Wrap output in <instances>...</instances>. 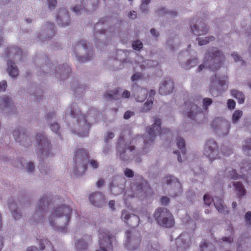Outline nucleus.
<instances>
[{"instance_id":"obj_1","label":"nucleus","mask_w":251,"mask_h":251,"mask_svg":"<svg viewBox=\"0 0 251 251\" xmlns=\"http://www.w3.org/2000/svg\"><path fill=\"white\" fill-rule=\"evenodd\" d=\"M72 211V208L68 205L63 204L57 206L49 218L50 225L55 227L53 221L56 220L57 223L60 225L62 224L67 226L69 224Z\"/></svg>"},{"instance_id":"obj_2","label":"nucleus","mask_w":251,"mask_h":251,"mask_svg":"<svg viewBox=\"0 0 251 251\" xmlns=\"http://www.w3.org/2000/svg\"><path fill=\"white\" fill-rule=\"evenodd\" d=\"M223 53L217 48H212L205 56V67L215 71L219 69L225 61Z\"/></svg>"},{"instance_id":"obj_3","label":"nucleus","mask_w":251,"mask_h":251,"mask_svg":"<svg viewBox=\"0 0 251 251\" xmlns=\"http://www.w3.org/2000/svg\"><path fill=\"white\" fill-rule=\"evenodd\" d=\"M89 158V152L84 149H77L74 152V173L76 176L83 174L87 169V162Z\"/></svg>"},{"instance_id":"obj_4","label":"nucleus","mask_w":251,"mask_h":251,"mask_svg":"<svg viewBox=\"0 0 251 251\" xmlns=\"http://www.w3.org/2000/svg\"><path fill=\"white\" fill-rule=\"evenodd\" d=\"M154 217L157 223L161 226L170 228L175 224L172 214L166 208H157L154 213Z\"/></svg>"},{"instance_id":"obj_5","label":"nucleus","mask_w":251,"mask_h":251,"mask_svg":"<svg viewBox=\"0 0 251 251\" xmlns=\"http://www.w3.org/2000/svg\"><path fill=\"white\" fill-rule=\"evenodd\" d=\"M161 121L160 119L155 118L154 119V123L151 126L147 128V132L148 133L149 139V140L145 139L144 140L145 145L152 142L154 137L156 136L161 135L162 134H166L170 132V130L167 128L161 129Z\"/></svg>"},{"instance_id":"obj_6","label":"nucleus","mask_w":251,"mask_h":251,"mask_svg":"<svg viewBox=\"0 0 251 251\" xmlns=\"http://www.w3.org/2000/svg\"><path fill=\"white\" fill-rule=\"evenodd\" d=\"M141 243V237L140 234L135 233L132 230H127L126 232V240L125 247L128 251H133L138 249Z\"/></svg>"},{"instance_id":"obj_7","label":"nucleus","mask_w":251,"mask_h":251,"mask_svg":"<svg viewBox=\"0 0 251 251\" xmlns=\"http://www.w3.org/2000/svg\"><path fill=\"white\" fill-rule=\"evenodd\" d=\"M112 235L107 231L100 232L99 245L100 250L96 251H111L113 249L112 240Z\"/></svg>"},{"instance_id":"obj_8","label":"nucleus","mask_w":251,"mask_h":251,"mask_svg":"<svg viewBox=\"0 0 251 251\" xmlns=\"http://www.w3.org/2000/svg\"><path fill=\"white\" fill-rule=\"evenodd\" d=\"M212 201L214 202V205L219 213L223 215H226L229 213L227 207L224 204V202L221 198L215 197L214 198H212L209 195H205V205L209 206Z\"/></svg>"},{"instance_id":"obj_9","label":"nucleus","mask_w":251,"mask_h":251,"mask_svg":"<svg viewBox=\"0 0 251 251\" xmlns=\"http://www.w3.org/2000/svg\"><path fill=\"white\" fill-rule=\"evenodd\" d=\"M227 77L226 75L223 76H217L215 75L211 78L210 91H212L213 89H216L218 91H223L225 87L226 89L227 88L226 85Z\"/></svg>"},{"instance_id":"obj_10","label":"nucleus","mask_w":251,"mask_h":251,"mask_svg":"<svg viewBox=\"0 0 251 251\" xmlns=\"http://www.w3.org/2000/svg\"><path fill=\"white\" fill-rule=\"evenodd\" d=\"M140 179L141 180V182L136 186L138 193H135L134 194L129 195L130 192L126 191L124 197L125 201L128 199L127 196H129L131 198H133L135 197V195L137 196L139 193L141 192L144 193L146 194V196H147L148 193H150L151 191V189L149 186L147 181L144 180L141 176H140Z\"/></svg>"},{"instance_id":"obj_11","label":"nucleus","mask_w":251,"mask_h":251,"mask_svg":"<svg viewBox=\"0 0 251 251\" xmlns=\"http://www.w3.org/2000/svg\"><path fill=\"white\" fill-rule=\"evenodd\" d=\"M205 155L210 160H214L218 157V147L215 141H207L205 148Z\"/></svg>"},{"instance_id":"obj_12","label":"nucleus","mask_w":251,"mask_h":251,"mask_svg":"<svg viewBox=\"0 0 251 251\" xmlns=\"http://www.w3.org/2000/svg\"><path fill=\"white\" fill-rule=\"evenodd\" d=\"M89 43H87L84 40H81L79 41L75 46L76 50H80V48H82L85 50L87 52V56H77V59L79 62H84L90 60L93 56V52L91 48H88V45Z\"/></svg>"},{"instance_id":"obj_13","label":"nucleus","mask_w":251,"mask_h":251,"mask_svg":"<svg viewBox=\"0 0 251 251\" xmlns=\"http://www.w3.org/2000/svg\"><path fill=\"white\" fill-rule=\"evenodd\" d=\"M121 218L124 219L125 222L132 228L137 226L140 224V220L138 216L134 214H129L125 210L122 211Z\"/></svg>"},{"instance_id":"obj_14","label":"nucleus","mask_w":251,"mask_h":251,"mask_svg":"<svg viewBox=\"0 0 251 251\" xmlns=\"http://www.w3.org/2000/svg\"><path fill=\"white\" fill-rule=\"evenodd\" d=\"M120 90V89L118 88L113 91H110L109 93L107 92L104 95V98L106 100H119L121 98V97L124 99L129 98L130 96V93L129 91L125 90L123 92L122 96H121Z\"/></svg>"},{"instance_id":"obj_15","label":"nucleus","mask_w":251,"mask_h":251,"mask_svg":"<svg viewBox=\"0 0 251 251\" xmlns=\"http://www.w3.org/2000/svg\"><path fill=\"white\" fill-rule=\"evenodd\" d=\"M70 18L69 12L65 8L60 9L56 16L57 23L62 27L69 25Z\"/></svg>"},{"instance_id":"obj_16","label":"nucleus","mask_w":251,"mask_h":251,"mask_svg":"<svg viewBox=\"0 0 251 251\" xmlns=\"http://www.w3.org/2000/svg\"><path fill=\"white\" fill-rule=\"evenodd\" d=\"M174 83L171 79L165 80L159 87V92L162 95H166L173 92Z\"/></svg>"},{"instance_id":"obj_17","label":"nucleus","mask_w":251,"mask_h":251,"mask_svg":"<svg viewBox=\"0 0 251 251\" xmlns=\"http://www.w3.org/2000/svg\"><path fill=\"white\" fill-rule=\"evenodd\" d=\"M89 200L91 203L97 207H100L105 202L103 195L100 192H95L91 194Z\"/></svg>"},{"instance_id":"obj_18","label":"nucleus","mask_w":251,"mask_h":251,"mask_svg":"<svg viewBox=\"0 0 251 251\" xmlns=\"http://www.w3.org/2000/svg\"><path fill=\"white\" fill-rule=\"evenodd\" d=\"M36 141L38 145L42 147L40 150H42L43 152L45 150L49 151L50 150L51 144L44 135V133L37 134Z\"/></svg>"},{"instance_id":"obj_19","label":"nucleus","mask_w":251,"mask_h":251,"mask_svg":"<svg viewBox=\"0 0 251 251\" xmlns=\"http://www.w3.org/2000/svg\"><path fill=\"white\" fill-rule=\"evenodd\" d=\"M92 241L91 236H84V238L77 240L75 243V247L77 251H83L88 248V243Z\"/></svg>"},{"instance_id":"obj_20","label":"nucleus","mask_w":251,"mask_h":251,"mask_svg":"<svg viewBox=\"0 0 251 251\" xmlns=\"http://www.w3.org/2000/svg\"><path fill=\"white\" fill-rule=\"evenodd\" d=\"M218 123L219 127L223 131V134H227L230 128V124L226 121H221L219 119H216L212 123V126L217 128Z\"/></svg>"},{"instance_id":"obj_21","label":"nucleus","mask_w":251,"mask_h":251,"mask_svg":"<svg viewBox=\"0 0 251 251\" xmlns=\"http://www.w3.org/2000/svg\"><path fill=\"white\" fill-rule=\"evenodd\" d=\"M81 118H79L77 120V123L80 125L83 126V128L85 129V131L84 133L80 134V135L83 137L87 136L88 135V132L91 125L90 123H88V116L83 115L81 116Z\"/></svg>"},{"instance_id":"obj_22","label":"nucleus","mask_w":251,"mask_h":251,"mask_svg":"<svg viewBox=\"0 0 251 251\" xmlns=\"http://www.w3.org/2000/svg\"><path fill=\"white\" fill-rule=\"evenodd\" d=\"M22 50L17 47H12L7 48L5 50V55L7 57L15 59L16 56H20L22 54Z\"/></svg>"},{"instance_id":"obj_23","label":"nucleus","mask_w":251,"mask_h":251,"mask_svg":"<svg viewBox=\"0 0 251 251\" xmlns=\"http://www.w3.org/2000/svg\"><path fill=\"white\" fill-rule=\"evenodd\" d=\"M7 64V70L9 75L12 77H16L18 75L19 71L17 66L15 65V63L11 60H8Z\"/></svg>"},{"instance_id":"obj_24","label":"nucleus","mask_w":251,"mask_h":251,"mask_svg":"<svg viewBox=\"0 0 251 251\" xmlns=\"http://www.w3.org/2000/svg\"><path fill=\"white\" fill-rule=\"evenodd\" d=\"M181 236L176 239V244L178 251H186L190 246L191 242L190 239L187 242H183Z\"/></svg>"},{"instance_id":"obj_25","label":"nucleus","mask_w":251,"mask_h":251,"mask_svg":"<svg viewBox=\"0 0 251 251\" xmlns=\"http://www.w3.org/2000/svg\"><path fill=\"white\" fill-rule=\"evenodd\" d=\"M50 201L49 200L47 196L43 197L41 198L39 201L38 208L37 210L44 211L46 210V207L48 208L50 205Z\"/></svg>"},{"instance_id":"obj_26","label":"nucleus","mask_w":251,"mask_h":251,"mask_svg":"<svg viewBox=\"0 0 251 251\" xmlns=\"http://www.w3.org/2000/svg\"><path fill=\"white\" fill-rule=\"evenodd\" d=\"M124 137L122 136H120L117 143V150L118 153H119V156L121 159L123 160H127V158L125 157V153L126 151V150L124 149L123 150H121V147H120V145L123 142H124Z\"/></svg>"},{"instance_id":"obj_27","label":"nucleus","mask_w":251,"mask_h":251,"mask_svg":"<svg viewBox=\"0 0 251 251\" xmlns=\"http://www.w3.org/2000/svg\"><path fill=\"white\" fill-rule=\"evenodd\" d=\"M242 151L244 153L251 156V139L246 140L243 144Z\"/></svg>"},{"instance_id":"obj_28","label":"nucleus","mask_w":251,"mask_h":251,"mask_svg":"<svg viewBox=\"0 0 251 251\" xmlns=\"http://www.w3.org/2000/svg\"><path fill=\"white\" fill-rule=\"evenodd\" d=\"M232 96L236 98L239 103H243L244 102L245 97L243 93L236 90H232L231 91Z\"/></svg>"},{"instance_id":"obj_29","label":"nucleus","mask_w":251,"mask_h":251,"mask_svg":"<svg viewBox=\"0 0 251 251\" xmlns=\"http://www.w3.org/2000/svg\"><path fill=\"white\" fill-rule=\"evenodd\" d=\"M104 22L105 20H104L103 19H100L99 22L95 25L94 28L95 31L94 33V36L95 37H97L99 34H104L105 33V31L104 29L99 30V28L102 26V25L104 24Z\"/></svg>"},{"instance_id":"obj_30","label":"nucleus","mask_w":251,"mask_h":251,"mask_svg":"<svg viewBox=\"0 0 251 251\" xmlns=\"http://www.w3.org/2000/svg\"><path fill=\"white\" fill-rule=\"evenodd\" d=\"M147 94L146 90L142 89L138 91L137 95H134V97L137 101L142 102L146 98Z\"/></svg>"},{"instance_id":"obj_31","label":"nucleus","mask_w":251,"mask_h":251,"mask_svg":"<svg viewBox=\"0 0 251 251\" xmlns=\"http://www.w3.org/2000/svg\"><path fill=\"white\" fill-rule=\"evenodd\" d=\"M176 145L180 150L181 153L184 155L186 153L185 151V140L181 138H178L176 139Z\"/></svg>"},{"instance_id":"obj_32","label":"nucleus","mask_w":251,"mask_h":251,"mask_svg":"<svg viewBox=\"0 0 251 251\" xmlns=\"http://www.w3.org/2000/svg\"><path fill=\"white\" fill-rule=\"evenodd\" d=\"M198 64V59L197 58H194L192 59L189 60L187 63L183 65V67L186 70H189L192 67H194L196 66Z\"/></svg>"},{"instance_id":"obj_33","label":"nucleus","mask_w":251,"mask_h":251,"mask_svg":"<svg viewBox=\"0 0 251 251\" xmlns=\"http://www.w3.org/2000/svg\"><path fill=\"white\" fill-rule=\"evenodd\" d=\"M0 104L5 107H8L10 105L11 100L10 98L6 96H3L0 99Z\"/></svg>"},{"instance_id":"obj_34","label":"nucleus","mask_w":251,"mask_h":251,"mask_svg":"<svg viewBox=\"0 0 251 251\" xmlns=\"http://www.w3.org/2000/svg\"><path fill=\"white\" fill-rule=\"evenodd\" d=\"M109 189L112 194L115 196L118 195L122 192L121 188L112 184L110 185Z\"/></svg>"},{"instance_id":"obj_35","label":"nucleus","mask_w":251,"mask_h":251,"mask_svg":"<svg viewBox=\"0 0 251 251\" xmlns=\"http://www.w3.org/2000/svg\"><path fill=\"white\" fill-rule=\"evenodd\" d=\"M164 181L167 184H171L173 182H177L178 184L180 185V183L178 181V179L172 176H168L165 177L164 178Z\"/></svg>"},{"instance_id":"obj_36","label":"nucleus","mask_w":251,"mask_h":251,"mask_svg":"<svg viewBox=\"0 0 251 251\" xmlns=\"http://www.w3.org/2000/svg\"><path fill=\"white\" fill-rule=\"evenodd\" d=\"M58 68L59 70H60V73H61L63 75H66V74H69V73H71V68L67 65H66V66L63 65V66L58 67Z\"/></svg>"},{"instance_id":"obj_37","label":"nucleus","mask_w":251,"mask_h":251,"mask_svg":"<svg viewBox=\"0 0 251 251\" xmlns=\"http://www.w3.org/2000/svg\"><path fill=\"white\" fill-rule=\"evenodd\" d=\"M241 170L243 173H244V171L251 172V162H246L244 163L241 167Z\"/></svg>"},{"instance_id":"obj_38","label":"nucleus","mask_w":251,"mask_h":251,"mask_svg":"<svg viewBox=\"0 0 251 251\" xmlns=\"http://www.w3.org/2000/svg\"><path fill=\"white\" fill-rule=\"evenodd\" d=\"M242 111H235L232 116V120L234 123L238 121L239 119L242 116Z\"/></svg>"},{"instance_id":"obj_39","label":"nucleus","mask_w":251,"mask_h":251,"mask_svg":"<svg viewBox=\"0 0 251 251\" xmlns=\"http://www.w3.org/2000/svg\"><path fill=\"white\" fill-rule=\"evenodd\" d=\"M132 47L134 50H139L143 48V44L139 40L135 41L132 43Z\"/></svg>"},{"instance_id":"obj_40","label":"nucleus","mask_w":251,"mask_h":251,"mask_svg":"<svg viewBox=\"0 0 251 251\" xmlns=\"http://www.w3.org/2000/svg\"><path fill=\"white\" fill-rule=\"evenodd\" d=\"M234 185L236 190L239 191L240 194L241 195H243L244 194V189L241 183H240V182H238L237 183H234Z\"/></svg>"},{"instance_id":"obj_41","label":"nucleus","mask_w":251,"mask_h":251,"mask_svg":"<svg viewBox=\"0 0 251 251\" xmlns=\"http://www.w3.org/2000/svg\"><path fill=\"white\" fill-rule=\"evenodd\" d=\"M152 104L153 100L151 99L148 100L144 104L143 110H151L152 108Z\"/></svg>"},{"instance_id":"obj_42","label":"nucleus","mask_w":251,"mask_h":251,"mask_svg":"<svg viewBox=\"0 0 251 251\" xmlns=\"http://www.w3.org/2000/svg\"><path fill=\"white\" fill-rule=\"evenodd\" d=\"M191 28L192 32L197 36H199L201 35L200 30L198 28V25L195 24L193 26H191Z\"/></svg>"},{"instance_id":"obj_43","label":"nucleus","mask_w":251,"mask_h":251,"mask_svg":"<svg viewBox=\"0 0 251 251\" xmlns=\"http://www.w3.org/2000/svg\"><path fill=\"white\" fill-rule=\"evenodd\" d=\"M227 176L230 179H236L238 178V176L234 170H232L231 172H229Z\"/></svg>"},{"instance_id":"obj_44","label":"nucleus","mask_w":251,"mask_h":251,"mask_svg":"<svg viewBox=\"0 0 251 251\" xmlns=\"http://www.w3.org/2000/svg\"><path fill=\"white\" fill-rule=\"evenodd\" d=\"M44 243H46V244H50V242L48 241L47 239H42L40 240V244H39V247L40 249L42 251L44 250L45 248V247L44 246Z\"/></svg>"},{"instance_id":"obj_45","label":"nucleus","mask_w":251,"mask_h":251,"mask_svg":"<svg viewBox=\"0 0 251 251\" xmlns=\"http://www.w3.org/2000/svg\"><path fill=\"white\" fill-rule=\"evenodd\" d=\"M50 128L51 130L55 133H57L60 128V126L58 123H53L51 124L50 126Z\"/></svg>"},{"instance_id":"obj_46","label":"nucleus","mask_w":251,"mask_h":251,"mask_svg":"<svg viewBox=\"0 0 251 251\" xmlns=\"http://www.w3.org/2000/svg\"><path fill=\"white\" fill-rule=\"evenodd\" d=\"M227 105L229 109H233L235 106V101L233 100L229 99L227 101Z\"/></svg>"},{"instance_id":"obj_47","label":"nucleus","mask_w":251,"mask_h":251,"mask_svg":"<svg viewBox=\"0 0 251 251\" xmlns=\"http://www.w3.org/2000/svg\"><path fill=\"white\" fill-rule=\"evenodd\" d=\"M125 175L128 177H132L134 176L133 171L128 168H126L125 171Z\"/></svg>"},{"instance_id":"obj_48","label":"nucleus","mask_w":251,"mask_h":251,"mask_svg":"<svg viewBox=\"0 0 251 251\" xmlns=\"http://www.w3.org/2000/svg\"><path fill=\"white\" fill-rule=\"evenodd\" d=\"M12 215L13 217L15 220H18L20 219L22 216L21 213L18 211V210L17 209L13 210V211L12 212Z\"/></svg>"},{"instance_id":"obj_49","label":"nucleus","mask_w":251,"mask_h":251,"mask_svg":"<svg viewBox=\"0 0 251 251\" xmlns=\"http://www.w3.org/2000/svg\"><path fill=\"white\" fill-rule=\"evenodd\" d=\"M85 10L81 6L78 7V6H75L73 7L74 12H75L76 14H81L82 11Z\"/></svg>"},{"instance_id":"obj_50","label":"nucleus","mask_w":251,"mask_h":251,"mask_svg":"<svg viewBox=\"0 0 251 251\" xmlns=\"http://www.w3.org/2000/svg\"><path fill=\"white\" fill-rule=\"evenodd\" d=\"M142 75L140 73H137L134 74L131 76V80L132 81L137 80L141 78Z\"/></svg>"},{"instance_id":"obj_51","label":"nucleus","mask_w":251,"mask_h":251,"mask_svg":"<svg viewBox=\"0 0 251 251\" xmlns=\"http://www.w3.org/2000/svg\"><path fill=\"white\" fill-rule=\"evenodd\" d=\"M114 137V134L112 132H107L104 137V141L107 142L110 139H113Z\"/></svg>"},{"instance_id":"obj_52","label":"nucleus","mask_w":251,"mask_h":251,"mask_svg":"<svg viewBox=\"0 0 251 251\" xmlns=\"http://www.w3.org/2000/svg\"><path fill=\"white\" fill-rule=\"evenodd\" d=\"M89 163L91 167L94 169H97L99 167V163L96 160L92 159L89 161Z\"/></svg>"},{"instance_id":"obj_53","label":"nucleus","mask_w":251,"mask_h":251,"mask_svg":"<svg viewBox=\"0 0 251 251\" xmlns=\"http://www.w3.org/2000/svg\"><path fill=\"white\" fill-rule=\"evenodd\" d=\"M48 1L49 7L50 9L52 8H54L57 4L56 0H48Z\"/></svg>"},{"instance_id":"obj_54","label":"nucleus","mask_w":251,"mask_h":251,"mask_svg":"<svg viewBox=\"0 0 251 251\" xmlns=\"http://www.w3.org/2000/svg\"><path fill=\"white\" fill-rule=\"evenodd\" d=\"M161 203L162 205H167L169 202V199L167 197H162L161 199Z\"/></svg>"},{"instance_id":"obj_55","label":"nucleus","mask_w":251,"mask_h":251,"mask_svg":"<svg viewBox=\"0 0 251 251\" xmlns=\"http://www.w3.org/2000/svg\"><path fill=\"white\" fill-rule=\"evenodd\" d=\"M7 87V83L5 81L3 80L0 82V92L4 91Z\"/></svg>"},{"instance_id":"obj_56","label":"nucleus","mask_w":251,"mask_h":251,"mask_svg":"<svg viewBox=\"0 0 251 251\" xmlns=\"http://www.w3.org/2000/svg\"><path fill=\"white\" fill-rule=\"evenodd\" d=\"M222 240L224 242H226L228 244H230L233 242V237L229 236V237H224L222 238Z\"/></svg>"},{"instance_id":"obj_57","label":"nucleus","mask_w":251,"mask_h":251,"mask_svg":"<svg viewBox=\"0 0 251 251\" xmlns=\"http://www.w3.org/2000/svg\"><path fill=\"white\" fill-rule=\"evenodd\" d=\"M212 102V100L210 98H205V110H207V106Z\"/></svg>"},{"instance_id":"obj_58","label":"nucleus","mask_w":251,"mask_h":251,"mask_svg":"<svg viewBox=\"0 0 251 251\" xmlns=\"http://www.w3.org/2000/svg\"><path fill=\"white\" fill-rule=\"evenodd\" d=\"M27 169L29 172H32L34 170V165L32 162H29L27 165Z\"/></svg>"},{"instance_id":"obj_59","label":"nucleus","mask_w":251,"mask_h":251,"mask_svg":"<svg viewBox=\"0 0 251 251\" xmlns=\"http://www.w3.org/2000/svg\"><path fill=\"white\" fill-rule=\"evenodd\" d=\"M134 114V112L131 111H126L124 114V118L125 119H129L131 116Z\"/></svg>"},{"instance_id":"obj_60","label":"nucleus","mask_w":251,"mask_h":251,"mask_svg":"<svg viewBox=\"0 0 251 251\" xmlns=\"http://www.w3.org/2000/svg\"><path fill=\"white\" fill-rule=\"evenodd\" d=\"M128 17L131 19H135L137 17L136 12L134 11H130L128 13Z\"/></svg>"},{"instance_id":"obj_61","label":"nucleus","mask_w":251,"mask_h":251,"mask_svg":"<svg viewBox=\"0 0 251 251\" xmlns=\"http://www.w3.org/2000/svg\"><path fill=\"white\" fill-rule=\"evenodd\" d=\"M245 218L246 219V221L249 223H250L251 220V212L248 211L246 213L245 216Z\"/></svg>"},{"instance_id":"obj_62","label":"nucleus","mask_w":251,"mask_h":251,"mask_svg":"<svg viewBox=\"0 0 251 251\" xmlns=\"http://www.w3.org/2000/svg\"><path fill=\"white\" fill-rule=\"evenodd\" d=\"M231 56L233 57V58L235 62H237L241 60V57L239 56L235 52H233V53H232Z\"/></svg>"},{"instance_id":"obj_63","label":"nucleus","mask_w":251,"mask_h":251,"mask_svg":"<svg viewBox=\"0 0 251 251\" xmlns=\"http://www.w3.org/2000/svg\"><path fill=\"white\" fill-rule=\"evenodd\" d=\"M150 32L151 34L155 37H157L159 36V33L157 32L154 28L151 29Z\"/></svg>"},{"instance_id":"obj_64","label":"nucleus","mask_w":251,"mask_h":251,"mask_svg":"<svg viewBox=\"0 0 251 251\" xmlns=\"http://www.w3.org/2000/svg\"><path fill=\"white\" fill-rule=\"evenodd\" d=\"M26 251H39V250L36 247H29L27 248Z\"/></svg>"}]
</instances>
